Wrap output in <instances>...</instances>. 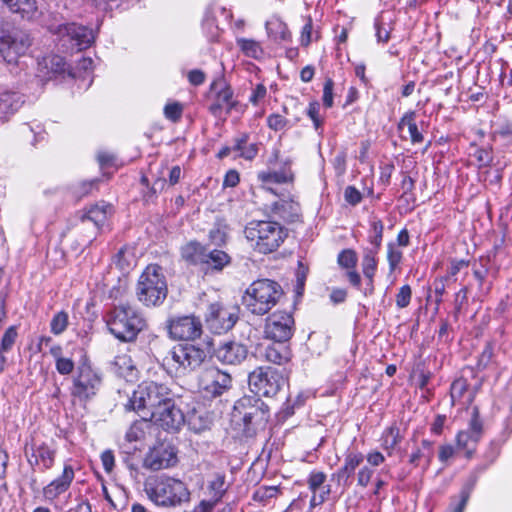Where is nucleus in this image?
I'll return each mask as SVG.
<instances>
[{
	"mask_svg": "<svg viewBox=\"0 0 512 512\" xmlns=\"http://www.w3.org/2000/svg\"><path fill=\"white\" fill-rule=\"evenodd\" d=\"M373 476V470L368 466H363L357 473V483L361 487H366Z\"/></svg>",
	"mask_w": 512,
	"mask_h": 512,
	"instance_id": "69168bd1",
	"label": "nucleus"
},
{
	"mask_svg": "<svg viewBox=\"0 0 512 512\" xmlns=\"http://www.w3.org/2000/svg\"><path fill=\"white\" fill-rule=\"evenodd\" d=\"M102 385V377L89 364L78 366L72 380L70 394L79 402H87L94 398Z\"/></svg>",
	"mask_w": 512,
	"mask_h": 512,
	"instance_id": "f8f14e48",
	"label": "nucleus"
},
{
	"mask_svg": "<svg viewBox=\"0 0 512 512\" xmlns=\"http://www.w3.org/2000/svg\"><path fill=\"white\" fill-rule=\"evenodd\" d=\"M112 213V206L110 204H96L90 207L82 216V222L90 221L97 228L103 226L108 218V215Z\"/></svg>",
	"mask_w": 512,
	"mask_h": 512,
	"instance_id": "c756f323",
	"label": "nucleus"
},
{
	"mask_svg": "<svg viewBox=\"0 0 512 512\" xmlns=\"http://www.w3.org/2000/svg\"><path fill=\"white\" fill-rule=\"evenodd\" d=\"M207 247L196 241H191L181 248L182 259L190 265L203 267Z\"/></svg>",
	"mask_w": 512,
	"mask_h": 512,
	"instance_id": "c85d7f7f",
	"label": "nucleus"
},
{
	"mask_svg": "<svg viewBox=\"0 0 512 512\" xmlns=\"http://www.w3.org/2000/svg\"><path fill=\"white\" fill-rule=\"evenodd\" d=\"M25 455L30 467L46 471L53 467L56 458V449L46 442L32 439L26 444Z\"/></svg>",
	"mask_w": 512,
	"mask_h": 512,
	"instance_id": "a211bd4d",
	"label": "nucleus"
},
{
	"mask_svg": "<svg viewBox=\"0 0 512 512\" xmlns=\"http://www.w3.org/2000/svg\"><path fill=\"white\" fill-rule=\"evenodd\" d=\"M476 393V388L469 389V383L463 377L455 379L450 387V396L453 404L459 402L465 407H469L473 403Z\"/></svg>",
	"mask_w": 512,
	"mask_h": 512,
	"instance_id": "393cba45",
	"label": "nucleus"
},
{
	"mask_svg": "<svg viewBox=\"0 0 512 512\" xmlns=\"http://www.w3.org/2000/svg\"><path fill=\"white\" fill-rule=\"evenodd\" d=\"M412 290L409 285H403L396 295V305L398 308H406L411 301Z\"/></svg>",
	"mask_w": 512,
	"mask_h": 512,
	"instance_id": "5fc2aeb1",
	"label": "nucleus"
},
{
	"mask_svg": "<svg viewBox=\"0 0 512 512\" xmlns=\"http://www.w3.org/2000/svg\"><path fill=\"white\" fill-rule=\"evenodd\" d=\"M283 290L279 283L271 279H258L252 282L242 296V304L254 315L267 314L281 299Z\"/></svg>",
	"mask_w": 512,
	"mask_h": 512,
	"instance_id": "20e7f679",
	"label": "nucleus"
},
{
	"mask_svg": "<svg viewBox=\"0 0 512 512\" xmlns=\"http://www.w3.org/2000/svg\"><path fill=\"white\" fill-rule=\"evenodd\" d=\"M31 45L30 35L21 29L2 33V59L7 63H16Z\"/></svg>",
	"mask_w": 512,
	"mask_h": 512,
	"instance_id": "dca6fc26",
	"label": "nucleus"
},
{
	"mask_svg": "<svg viewBox=\"0 0 512 512\" xmlns=\"http://www.w3.org/2000/svg\"><path fill=\"white\" fill-rule=\"evenodd\" d=\"M267 94V89L263 84H257L254 90L252 91L251 96L249 97V101L257 106Z\"/></svg>",
	"mask_w": 512,
	"mask_h": 512,
	"instance_id": "e2e57ef3",
	"label": "nucleus"
},
{
	"mask_svg": "<svg viewBox=\"0 0 512 512\" xmlns=\"http://www.w3.org/2000/svg\"><path fill=\"white\" fill-rule=\"evenodd\" d=\"M23 96L18 92L2 93V114L12 115L23 105Z\"/></svg>",
	"mask_w": 512,
	"mask_h": 512,
	"instance_id": "4c0bfd02",
	"label": "nucleus"
},
{
	"mask_svg": "<svg viewBox=\"0 0 512 512\" xmlns=\"http://www.w3.org/2000/svg\"><path fill=\"white\" fill-rule=\"evenodd\" d=\"M108 330L115 338L123 342H131L146 327L143 316L130 305L115 306L105 316Z\"/></svg>",
	"mask_w": 512,
	"mask_h": 512,
	"instance_id": "39448f33",
	"label": "nucleus"
},
{
	"mask_svg": "<svg viewBox=\"0 0 512 512\" xmlns=\"http://www.w3.org/2000/svg\"><path fill=\"white\" fill-rule=\"evenodd\" d=\"M467 430L473 433L475 437H479L481 439L483 433V424L480 420L479 409L477 406L472 408L471 420Z\"/></svg>",
	"mask_w": 512,
	"mask_h": 512,
	"instance_id": "603ef678",
	"label": "nucleus"
},
{
	"mask_svg": "<svg viewBox=\"0 0 512 512\" xmlns=\"http://www.w3.org/2000/svg\"><path fill=\"white\" fill-rule=\"evenodd\" d=\"M244 234L254 250L262 254L276 251L288 235L287 230L280 223L265 220L249 222Z\"/></svg>",
	"mask_w": 512,
	"mask_h": 512,
	"instance_id": "423d86ee",
	"label": "nucleus"
},
{
	"mask_svg": "<svg viewBox=\"0 0 512 512\" xmlns=\"http://www.w3.org/2000/svg\"><path fill=\"white\" fill-rule=\"evenodd\" d=\"M383 231L384 225L381 220H371L368 240L370 244L373 245V247L370 249H375L377 252H379L383 239Z\"/></svg>",
	"mask_w": 512,
	"mask_h": 512,
	"instance_id": "79ce46f5",
	"label": "nucleus"
},
{
	"mask_svg": "<svg viewBox=\"0 0 512 512\" xmlns=\"http://www.w3.org/2000/svg\"><path fill=\"white\" fill-rule=\"evenodd\" d=\"M319 109H320V105L318 102H311L309 104V107H308V110H307V114L308 116L311 118V120L313 121L314 123V126L316 129H318L321 124H322V121L320 120L319 118Z\"/></svg>",
	"mask_w": 512,
	"mask_h": 512,
	"instance_id": "338daca9",
	"label": "nucleus"
},
{
	"mask_svg": "<svg viewBox=\"0 0 512 512\" xmlns=\"http://www.w3.org/2000/svg\"><path fill=\"white\" fill-rule=\"evenodd\" d=\"M377 254L378 252L375 249H370L369 247L364 248L361 266L365 278L375 276L378 265Z\"/></svg>",
	"mask_w": 512,
	"mask_h": 512,
	"instance_id": "58836bf2",
	"label": "nucleus"
},
{
	"mask_svg": "<svg viewBox=\"0 0 512 512\" xmlns=\"http://www.w3.org/2000/svg\"><path fill=\"white\" fill-rule=\"evenodd\" d=\"M273 211L282 219L288 222L298 220L300 216V206L293 200H280L273 204Z\"/></svg>",
	"mask_w": 512,
	"mask_h": 512,
	"instance_id": "473e14b6",
	"label": "nucleus"
},
{
	"mask_svg": "<svg viewBox=\"0 0 512 512\" xmlns=\"http://www.w3.org/2000/svg\"><path fill=\"white\" fill-rule=\"evenodd\" d=\"M249 135L242 133L233 140V151L238 152V156L246 160H253L258 154V145L248 143Z\"/></svg>",
	"mask_w": 512,
	"mask_h": 512,
	"instance_id": "2f4dec72",
	"label": "nucleus"
},
{
	"mask_svg": "<svg viewBox=\"0 0 512 512\" xmlns=\"http://www.w3.org/2000/svg\"><path fill=\"white\" fill-rule=\"evenodd\" d=\"M292 161L290 158L280 159L279 149H273L267 160L268 170L260 171L258 179L263 185L270 183H288L293 180V172L291 169Z\"/></svg>",
	"mask_w": 512,
	"mask_h": 512,
	"instance_id": "4468645a",
	"label": "nucleus"
},
{
	"mask_svg": "<svg viewBox=\"0 0 512 512\" xmlns=\"http://www.w3.org/2000/svg\"><path fill=\"white\" fill-rule=\"evenodd\" d=\"M248 355L245 345L230 341L219 345L214 351L215 358L224 365H239Z\"/></svg>",
	"mask_w": 512,
	"mask_h": 512,
	"instance_id": "4be33fe9",
	"label": "nucleus"
},
{
	"mask_svg": "<svg viewBox=\"0 0 512 512\" xmlns=\"http://www.w3.org/2000/svg\"><path fill=\"white\" fill-rule=\"evenodd\" d=\"M279 493L277 486H261L253 493V500L266 503L269 499L274 498Z\"/></svg>",
	"mask_w": 512,
	"mask_h": 512,
	"instance_id": "09e8293b",
	"label": "nucleus"
},
{
	"mask_svg": "<svg viewBox=\"0 0 512 512\" xmlns=\"http://www.w3.org/2000/svg\"><path fill=\"white\" fill-rule=\"evenodd\" d=\"M171 398V390L166 385L147 381L138 385L125 408L137 412L143 420H147L150 418L149 413L161 409Z\"/></svg>",
	"mask_w": 512,
	"mask_h": 512,
	"instance_id": "7ed1b4c3",
	"label": "nucleus"
},
{
	"mask_svg": "<svg viewBox=\"0 0 512 512\" xmlns=\"http://www.w3.org/2000/svg\"><path fill=\"white\" fill-rule=\"evenodd\" d=\"M64 51H81L91 46L95 40L94 31L76 23L58 25L51 29Z\"/></svg>",
	"mask_w": 512,
	"mask_h": 512,
	"instance_id": "9d476101",
	"label": "nucleus"
},
{
	"mask_svg": "<svg viewBox=\"0 0 512 512\" xmlns=\"http://www.w3.org/2000/svg\"><path fill=\"white\" fill-rule=\"evenodd\" d=\"M358 261L357 254L352 249H344L338 255L337 262L338 264L346 269H354L356 267Z\"/></svg>",
	"mask_w": 512,
	"mask_h": 512,
	"instance_id": "de8ad7c7",
	"label": "nucleus"
},
{
	"mask_svg": "<svg viewBox=\"0 0 512 512\" xmlns=\"http://www.w3.org/2000/svg\"><path fill=\"white\" fill-rule=\"evenodd\" d=\"M268 36L274 41H286L290 38L287 25L278 17H271L265 24Z\"/></svg>",
	"mask_w": 512,
	"mask_h": 512,
	"instance_id": "72a5a7b5",
	"label": "nucleus"
},
{
	"mask_svg": "<svg viewBox=\"0 0 512 512\" xmlns=\"http://www.w3.org/2000/svg\"><path fill=\"white\" fill-rule=\"evenodd\" d=\"M68 326V314L64 311L56 313L50 323L51 332L54 335L62 334Z\"/></svg>",
	"mask_w": 512,
	"mask_h": 512,
	"instance_id": "a18cd8bd",
	"label": "nucleus"
},
{
	"mask_svg": "<svg viewBox=\"0 0 512 512\" xmlns=\"http://www.w3.org/2000/svg\"><path fill=\"white\" fill-rule=\"evenodd\" d=\"M208 492L210 498L220 502L228 490V486L226 485V476L224 473H215L213 474L211 480L208 482Z\"/></svg>",
	"mask_w": 512,
	"mask_h": 512,
	"instance_id": "f704fd0d",
	"label": "nucleus"
},
{
	"mask_svg": "<svg viewBox=\"0 0 512 512\" xmlns=\"http://www.w3.org/2000/svg\"><path fill=\"white\" fill-rule=\"evenodd\" d=\"M133 259L130 249L123 247L114 256V263L121 271H128L132 266Z\"/></svg>",
	"mask_w": 512,
	"mask_h": 512,
	"instance_id": "c03bdc74",
	"label": "nucleus"
},
{
	"mask_svg": "<svg viewBox=\"0 0 512 512\" xmlns=\"http://www.w3.org/2000/svg\"><path fill=\"white\" fill-rule=\"evenodd\" d=\"M294 329L295 322L290 312L275 311L266 319L264 333L268 339L284 343L293 336Z\"/></svg>",
	"mask_w": 512,
	"mask_h": 512,
	"instance_id": "2eb2a0df",
	"label": "nucleus"
},
{
	"mask_svg": "<svg viewBox=\"0 0 512 512\" xmlns=\"http://www.w3.org/2000/svg\"><path fill=\"white\" fill-rule=\"evenodd\" d=\"M269 418L270 410L264 401L255 396H243L234 404L231 421L239 434L252 437L265 428Z\"/></svg>",
	"mask_w": 512,
	"mask_h": 512,
	"instance_id": "f03ea898",
	"label": "nucleus"
},
{
	"mask_svg": "<svg viewBox=\"0 0 512 512\" xmlns=\"http://www.w3.org/2000/svg\"><path fill=\"white\" fill-rule=\"evenodd\" d=\"M67 64L62 56L51 54L38 60L37 77L42 81L50 80L56 75L65 73Z\"/></svg>",
	"mask_w": 512,
	"mask_h": 512,
	"instance_id": "b1692460",
	"label": "nucleus"
},
{
	"mask_svg": "<svg viewBox=\"0 0 512 512\" xmlns=\"http://www.w3.org/2000/svg\"><path fill=\"white\" fill-rule=\"evenodd\" d=\"M267 124L269 128L279 131L286 126L287 120L279 114H272L268 117Z\"/></svg>",
	"mask_w": 512,
	"mask_h": 512,
	"instance_id": "0e129e2a",
	"label": "nucleus"
},
{
	"mask_svg": "<svg viewBox=\"0 0 512 512\" xmlns=\"http://www.w3.org/2000/svg\"><path fill=\"white\" fill-rule=\"evenodd\" d=\"M55 368L61 375H69L75 368L74 361L71 358L62 357L55 361Z\"/></svg>",
	"mask_w": 512,
	"mask_h": 512,
	"instance_id": "6e6d98bb",
	"label": "nucleus"
},
{
	"mask_svg": "<svg viewBox=\"0 0 512 512\" xmlns=\"http://www.w3.org/2000/svg\"><path fill=\"white\" fill-rule=\"evenodd\" d=\"M445 281L446 278L441 277L435 279V281L433 282L436 309H438L439 305L441 304L442 296L445 293Z\"/></svg>",
	"mask_w": 512,
	"mask_h": 512,
	"instance_id": "680f3d73",
	"label": "nucleus"
},
{
	"mask_svg": "<svg viewBox=\"0 0 512 512\" xmlns=\"http://www.w3.org/2000/svg\"><path fill=\"white\" fill-rule=\"evenodd\" d=\"M168 294L167 280L162 267L148 265L138 279L136 296L147 307L160 306Z\"/></svg>",
	"mask_w": 512,
	"mask_h": 512,
	"instance_id": "0eeeda50",
	"label": "nucleus"
},
{
	"mask_svg": "<svg viewBox=\"0 0 512 512\" xmlns=\"http://www.w3.org/2000/svg\"><path fill=\"white\" fill-rule=\"evenodd\" d=\"M150 422H154L166 431L176 432L182 425L187 424L188 427L195 431L200 432L204 426L201 423V417L195 411L187 416L175 406L173 398L168 400L165 405L158 409L156 412L149 413Z\"/></svg>",
	"mask_w": 512,
	"mask_h": 512,
	"instance_id": "1a4fd4ad",
	"label": "nucleus"
},
{
	"mask_svg": "<svg viewBox=\"0 0 512 512\" xmlns=\"http://www.w3.org/2000/svg\"><path fill=\"white\" fill-rule=\"evenodd\" d=\"M477 481H478V472L473 471L469 475V477L467 478L465 483L463 484V486L460 490L459 498H456V497L451 498V502L449 505V512H463L464 511Z\"/></svg>",
	"mask_w": 512,
	"mask_h": 512,
	"instance_id": "bb28decb",
	"label": "nucleus"
},
{
	"mask_svg": "<svg viewBox=\"0 0 512 512\" xmlns=\"http://www.w3.org/2000/svg\"><path fill=\"white\" fill-rule=\"evenodd\" d=\"M178 461L176 451L171 446L154 448L144 459V466L158 471L173 467Z\"/></svg>",
	"mask_w": 512,
	"mask_h": 512,
	"instance_id": "412c9836",
	"label": "nucleus"
},
{
	"mask_svg": "<svg viewBox=\"0 0 512 512\" xmlns=\"http://www.w3.org/2000/svg\"><path fill=\"white\" fill-rule=\"evenodd\" d=\"M144 492L151 502L164 508L179 507L191 498L186 483L165 474L148 477L144 482Z\"/></svg>",
	"mask_w": 512,
	"mask_h": 512,
	"instance_id": "f257e3e1",
	"label": "nucleus"
},
{
	"mask_svg": "<svg viewBox=\"0 0 512 512\" xmlns=\"http://www.w3.org/2000/svg\"><path fill=\"white\" fill-rule=\"evenodd\" d=\"M382 448L388 452V455H392L393 450L402 441L400 429L397 425H391L383 431L382 437Z\"/></svg>",
	"mask_w": 512,
	"mask_h": 512,
	"instance_id": "c9c22d12",
	"label": "nucleus"
},
{
	"mask_svg": "<svg viewBox=\"0 0 512 512\" xmlns=\"http://www.w3.org/2000/svg\"><path fill=\"white\" fill-rule=\"evenodd\" d=\"M209 239L213 244L221 245L226 240V234L220 227H215L210 230Z\"/></svg>",
	"mask_w": 512,
	"mask_h": 512,
	"instance_id": "774afa93",
	"label": "nucleus"
},
{
	"mask_svg": "<svg viewBox=\"0 0 512 512\" xmlns=\"http://www.w3.org/2000/svg\"><path fill=\"white\" fill-rule=\"evenodd\" d=\"M326 478L327 476L324 472L313 470L307 479L309 490L317 493V491L324 485Z\"/></svg>",
	"mask_w": 512,
	"mask_h": 512,
	"instance_id": "8fccbe9b",
	"label": "nucleus"
},
{
	"mask_svg": "<svg viewBox=\"0 0 512 512\" xmlns=\"http://www.w3.org/2000/svg\"><path fill=\"white\" fill-rule=\"evenodd\" d=\"M236 44L246 57L260 59L264 55V50L261 44L256 40L237 38Z\"/></svg>",
	"mask_w": 512,
	"mask_h": 512,
	"instance_id": "e433bc0d",
	"label": "nucleus"
},
{
	"mask_svg": "<svg viewBox=\"0 0 512 512\" xmlns=\"http://www.w3.org/2000/svg\"><path fill=\"white\" fill-rule=\"evenodd\" d=\"M238 318V307L224 306L220 302L209 304L205 313L207 328L219 335L231 330Z\"/></svg>",
	"mask_w": 512,
	"mask_h": 512,
	"instance_id": "ddd939ff",
	"label": "nucleus"
},
{
	"mask_svg": "<svg viewBox=\"0 0 512 512\" xmlns=\"http://www.w3.org/2000/svg\"><path fill=\"white\" fill-rule=\"evenodd\" d=\"M231 384V376L216 368L204 371L199 380V387L206 398L221 396L231 388Z\"/></svg>",
	"mask_w": 512,
	"mask_h": 512,
	"instance_id": "aec40b11",
	"label": "nucleus"
},
{
	"mask_svg": "<svg viewBox=\"0 0 512 512\" xmlns=\"http://www.w3.org/2000/svg\"><path fill=\"white\" fill-rule=\"evenodd\" d=\"M285 383L286 378L283 373L272 367H258L248 377L250 390L257 397H273Z\"/></svg>",
	"mask_w": 512,
	"mask_h": 512,
	"instance_id": "9b49d317",
	"label": "nucleus"
},
{
	"mask_svg": "<svg viewBox=\"0 0 512 512\" xmlns=\"http://www.w3.org/2000/svg\"><path fill=\"white\" fill-rule=\"evenodd\" d=\"M210 94L212 102L208 109L215 117H220L223 112L230 113L237 104L233 99L231 87L222 78H218L211 83Z\"/></svg>",
	"mask_w": 512,
	"mask_h": 512,
	"instance_id": "6ab92c4d",
	"label": "nucleus"
},
{
	"mask_svg": "<svg viewBox=\"0 0 512 512\" xmlns=\"http://www.w3.org/2000/svg\"><path fill=\"white\" fill-rule=\"evenodd\" d=\"M364 455L361 452H348L345 455L344 464L338 470L351 478L355 470L362 464Z\"/></svg>",
	"mask_w": 512,
	"mask_h": 512,
	"instance_id": "a19ab883",
	"label": "nucleus"
},
{
	"mask_svg": "<svg viewBox=\"0 0 512 512\" xmlns=\"http://www.w3.org/2000/svg\"><path fill=\"white\" fill-rule=\"evenodd\" d=\"M473 156L479 163V167H490L493 162L492 146L476 147Z\"/></svg>",
	"mask_w": 512,
	"mask_h": 512,
	"instance_id": "49530a36",
	"label": "nucleus"
},
{
	"mask_svg": "<svg viewBox=\"0 0 512 512\" xmlns=\"http://www.w3.org/2000/svg\"><path fill=\"white\" fill-rule=\"evenodd\" d=\"M333 87L334 82L332 79H326L323 87V105L326 108H331L333 106Z\"/></svg>",
	"mask_w": 512,
	"mask_h": 512,
	"instance_id": "bf43d9fd",
	"label": "nucleus"
},
{
	"mask_svg": "<svg viewBox=\"0 0 512 512\" xmlns=\"http://www.w3.org/2000/svg\"><path fill=\"white\" fill-rule=\"evenodd\" d=\"M231 262V257L223 250L207 248L202 271L220 272Z\"/></svg>",
	"mask_w": 512,
	"mask_h": 512,
	"instance_id": "a878e982",
	"label": "nucleus"
},
{
	"mask_svg": "<svg viewBox=\"0 0 512 512\" xmlns=\"http://www.w3.org/2000/svg\"><path fill=\"white\" fill-rule=\"evenodd\" d=\"M167 328L174 340H195L202 334V323L193 315L172 317L167 321Z\"/></svg>",
	"mask_w": 512,
	"mask_h": 512,
	"instance_id": "f3484780",
	"label": "nucleus"
},
{
	"mask_svg": "<svg viewBox=\"0 0 512 512\" xmlns=\"http://www.w3.org/2000/svg\"><path fill=\"white\" fill-rule=\"evenodd\" d=\"M74 476L73 467L70 464H65L62 474L43 488L44 498L53 501L66 492L70 488Z\"/></svg>",
	"mask_w": 512,
	"mask_h": 512,
	"instance_id": "5701e85b",
	"label": "nucleus"
},
{
	"mask_svg": "<svg viewBox=\"0 0 512 512\" xmlns=\"http://www.w3.org/2000/svg\"><path fill=\"white\" fill-rule=\"evenodd\" d=\"M479 440V437H475L474 434L468 430L460 431L456 437L458 448L465 450L468 458L473 455Z\"/></svg>",
	"mask_w": 512,
	"mask_h": 512,
	"instance_id": "ea45409f",
	"label": "nucleus"
},
{
	"mask_svg": "<svg viewBox=\"0 0 512 512\" xmlns=\"http://www.w3.org/2000/svg\"><path fill=\"white\" fill-rule=\"evenodd\" d=\"M262 357L270 363L283 365L290 361L291 350L283 343L275 342L264 348Z\"/></svg>",
	"mask_w": 512,
	"mask_h": 512,
	"instance_id": "cd10ccee",
	"label": "nucleus"
},
{
	"mask_svg": "<svg viewBox=\"0 0 512 512\" xmlns=\"http://www.w3.org/2000/svg\"><path fill=\"white\" fill-rule=\"evenodd\" d=\"M307 273L308 268L304 266L302 262H299L298 269L296 271V292L298 295H301L304 290L305 282L307 279Z\"/></svg>",
	"mask_w": 512,
	"mask_h": 512,
	"instance_id": "4d7b16f0",
	"label": "nucleus"
},
{
	"mask_svg": "<svg viewBox=\"0 0 512 512\" xmlns=\"http://www.w3.org/2000/svg\"><path fill=\"white\" fill-rule=\"evenodd\" d=\"M344 199L352 206H356L362 200V194L354 186H347L344 191Z\"/></svg>",
	"mask_w": 512,
	"mask_h": 512,
	"instance_id": "13d9d810",
	"label": "nucleus"
},
{
	"mask_svg": "<svg viewBox=\"0 0 512 512\" xmlns=\"http://www.w3.org/2000/svg\"><path fill=\"white\" fill-rule=\"evenodd\" d=\"M387 249V260L389 263V270L390 272H393L400 264L403 254L402 251L396 248L393 242L388 243Z\"/></svg>",
	"mask_w": 512,
	"mask_h": 512,
	"instance_id": "3c124183",
	"label": "nucleus"
},
{
	"mask_svg": "<svg viewBox=\"0 0 512 512\" xmlns=\"http://www.w3.org/2000/svg\"><path fill=\"white\" fill-rule=\"evenodd\" d=\"M206 358L204 349L192 344L174 346L163 359L169 373L185 376L198 369Z\"/></svg>",
	"mask_w": 512,
	"mask_h": 512,
	"instance_id": "6e6552de",
	"label": "nucleus"
},
{
	"mask_svg": "<svg viewBox=\"0 0 512 512\" xmlns=\"http://www.w3.org/2000/svg\"><path fill=\"white\" fill-rule=\"evenodd\" d=\"M183 113V106L178 102L168 103L164 107V115L166 119L176 123L178 122Z\"/></svg>",
	"mask_w": 512,
	"mask_h": 512,
	"instance_id": "864d4df0",
	"label": "nucleus"
},
{
	"mask_svg": "<svg viewBox=\"0 0 512 512\" xmlns=\"http://www.w3.org/2000/svg\"><path fill=\"white\" fill-rule=\"evenodd\" d=\"M17 329L15 326L9 327L2 336V351L9 349L17 338Z\"/></svg>",
	"mask_w": 512,
	"mask_h": 512,
	"instance_id": "052dcab7",
	"label": "nucleus"
},
{
	"mask_svg": "<svg viewBox=\"0 0 512 512\" xmlns=\"http://www.w3.org/2000/svg\"><path fill=\"white\" fill-rule=\"evenodd\" d=\"M150 420L134 421L126 432V440L129 442H135L141 440L145 436V427Z\"/></svg>",
	"mask_w": 512,
	"mask_h": 512,
	"instance_id": "37998d69",
	"label": "nucleus"
},
{
	"mask_svg": "<svg viewBox=\"0 0 512 512\" xmlns=\"http://www.w3.org/2000/svg\"><path fill=\"white\" fill-rule=\"evenodd\" d=\"M11 13L18 14L22 19H31L37 12L35 0H2Z\"/></svg>",
	"mask_w": 512,
	"mask_h": 512,
	"instance_id": "7c9ffc66",
	"label": "nucleus"
}]
</instances>
